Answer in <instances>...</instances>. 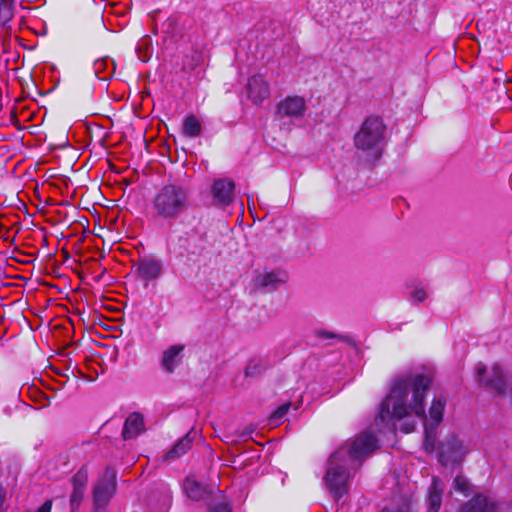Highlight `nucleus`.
I'll use <instances>...</instances> for the list:
<instances>
[{"label":"nucleus","mask_w":512,"mask_h":512,"mask_svg":"<svg viewBox=\"0 0 512 512\" xmlns=\"http://www.w3.org/2000/svg\"><path fill=\"white\" fill-rule=\"evenodd\" d=\"M13 12L11 4L8 0H0V24L6 25V23L12 18Z\"/></svg>","instance_id":"nucleus-27"},{"label":"nucleus","mask_w":512,"mask_h":512,"mask_svg":"<svg viewBox=\"0 0 512 512\" xmlns=\"http://www.w3.org/2000/svg\"><path fill=\"white\" fill-rule=\"evenodd\" d=\"M149 41H150L149 37H145L142 39V41L136 47V51L138 54L144 53V50H145V53H148Z\"/></svg>","instance_id":"nucleus-33"},{"label":"nucleus","mask_w":512,"mask_h":512,"mask_svg":"<svg viewBox=\"0 0 512 512\" xmlns=\"http://www.w3.org/2000/svg\"><path fill=\"white\" fill-rule=\"evenodd\" d=\"M177 26V19L174 16L168 17L162 23V31L166 34H172Z\"/></svg>","instance_id":"nucleus-30"},{"label":"nucleus","mask_w":512,"mask_h":512,"mask_svg":"<svg viewBox=\"0 0 512 512\" xmlns=\"http://www.w3.org/2000/svg\"><path fill=\"white\" fill-rule=\"evenodd\" d=\"M180 241L188 242L189 238H180Z\"/></svg>","instance_id":"nucleus-37"},{"label":"nucleus","mask_w":512,"mask_h":512,"mask_svg":"<svg viewBox=\"0 0 512 512\" xmlns=\"http://www.w3.org/2000/svg\"><path fill=\"white\" fill-rule=\"evenodd\" d=\"M378 448V439L368 431L359 434L348 447H341L329 458L325 475L326 485L339 499L348 491V469L354 467V463L371 454Z\"/></svg>","instance_id":"nucleus-2"},{"label":"nucleus","mask_w":512,"mask_h":512,"mask_svg":"<svg viewBox=\"0 0 512 512\" xmlns=\"http://www.w3.org/2000/svg\"><path fill=\"white\" fill-rule=\"evenodd\" d=\"M247 94L248 98L254 104H261L265 99L270 96L269 84L263 76L254 75L252 76L247 83Z\"/></svg>","instance_id":"nucleus-12"},{"label":"nucleus","mask_w":512,"mask_h":512,"mask_svg":"<svg viewBox=\"0 0 512 512\" xmlns=\"http://www.w3.org/2000/svg\"><path fill=\"white\" fill-rule=\"evenodd\" d=\"M93 70L100 80L110 79L115 71L114 61L109 58L97 59L93 64Z\"/></svg>","instance_id":"nucleus-20"},{"label":"nucleus","mask_w":512,"mask_h":512,"mask_svg":"<svg viewBox=\"0 0 512 512\" xmlns=\"http://www.w3.org/2000/svg\"><path fill=\"white\" fill-rule=\"evenodd\" d=\"M306 111V101L301 96H287L280 101L277 105V115L280 118H295L303 117Z\"/></svg>","instance_id":"nucleus-9"},{"label":"nucleus","mask_w":512,"mask_h":512,"mask_svg":"<svg viewBox=\"0 0 512 512\" xmlns=\"http://www.w3.org/2000/svg\"><path fill=\"white\" fill-rule=\"evenodd\" d=\"M485 373L486 367L479 365L477 367V379L479 383L498 394L505 393L508 379L502 368L498 364L493 365L491 376L486 381H484Z\"/></svg>","instance_id":"nucleus-7"},{"label":"nucleus","mask_w":512,"mask_h":512,"mask_svg":"<svg viewBox=\"0 0 512 512\" xmlns=\"http://www.w3.org/2000/svg\"><path fill=\"white\" fill-rule=\"evenodd\" d=\"M202 131L201 122L195 115H189L185 118L182 126V133L185 137L196 138Z\"/></svg>","instance_id":"nucleus-22"},{"label":"nucleus","mask_w":512,"mask_h":512,"mask_svg":"<svg viewBox=\"0 0 512 512\" xmlns=\"http://www.w3.org/2000/svg\"><path fill=\"white\" fill-rule=\"evenodd\" d=\"M115 493L116 473L112 468H107L93 487L94 511L103 512Z\"/></svg>","instance_id":"nucleus-5"},{"label":"nucleus","mask_w":512,"mask_h":512,"mask_svg":"<svg viewBox=\"0 0 512 512\" xmlns=\"http://www.w3.org/2000/svg\"><path fill=\"white\" fill-rule=\"evenodd\" d=\"M52 507V501L47 500L44 502V504L37 510V512H49Z\"/></svg>","instance_id":"nucleus-34"},{"label":"nucleus","mask_w":512,"mask_h":512,"mask_svg":"<svg viewBox=\"0 0 512 512\" xmlns=\"http://www.w3.org/2000/svg\"><path fill=\"white\" fill-rule=\"evenodd\" d=\"M138 276L148 282L160 277L162 273L161 262L153 257H143L135 264Z\"/></svg>","instance_id":"nucleus-13"},{"label":"nucleus","mask_w":512,"mask_h":512,"mask_svg":"<svg viewBox=\"0 0 512 512\" xmlns=\"http://www.w3.org/2000/svg\"><path fill=\"white\" fill-rule=\"evenodd\" d=\"M192 438L190 437V433L186 434L182 439H180L173 448L167 452L166 459H176L184 455L191 448Z\"/></svg>","instance_id":"nucleus-23"},{"label":"nucleus","mask_w":512,"mask_h":512,"mask_svg":"<svg viewBox=\"0 0 512 512\" xmlns=\"http://www.w3.org/2000/svg\"><path fill=\"white\" fill-rule=\"evenodd\" d=\"M171 504L172 491L165 483H161L148 499L150 512H168Z\"/></svg>","instance_id":"nucleus-10"},{"label":"nucleus","mask_w":512,"mask_h":512,"mask_svg":"<svg viewBox=\"0 0 512 512\" xmlns=\"http://www.w3.org/2000/svg\"><path fill=\"white\" fill-rule=\"evenodd\" d=\"M235 183L227 178L214 181L211 187L213 203L221 208L230 205L234 198Z\"/></svg>","instance_id":"nucleus-8"},{"label":"nucleus","mask_w":512,"mask_h":512,"mask_svg":"<svg viewBox=\"0 0 512 512\" xmlns=\"http://www.w3.org/2000/svg\"><path fill=\"white\" fill-rule=\"evenodd\" d=\"M286 281V274L283 272L258 273L254 278V285L257 288L275 290Z\"/></svg>","instance_id":"nucleus-16"},{"label":"nucleus","mask_w":512,"mask_h":512,"mask_svg":"<svg viewBox=\"0 0 512 512\" xmlns=\"http://www.w3.org/2000/svg\"><path fill=\"white\" fill-rule=\"evenodd\" d=\"M436 428L425 426V442L424 447L427 452H432L435 449L436 441Z\"/></svg>","instance_id":"nucleus-26"},{"label":"nucleus","mask_w":512,"mask_h":512,"mask_svg":"<svg viewBox=\"0 0 512 512\" xmlns=\"http://www.w3.org/2000/svg\"><path fill=\"white\" fill-rule=\"evenodd\" d=\"M183 490L187 498L195 502L206 500L212 495V489L208 485L197 481L194 477L185 478Z\"/></svg>","instance_id":"nucleus-14"},{"label":"nucleus","mask_w":512,"mask_h":512,"mask_svg":"<svg viewBox=\"0 0 512 512\" xmlns=\"http://www.w3.org/2000/svg\"><path fill=\"white\" fill-rule=\"evenodd\" d=\"M184 345H172L163 351L161 366L169 374L181 363Z\"/></svg>","instance_id":"nucleus-17"},{"label":"nucleus","mask_w":512,"mask_h":512,"mask_svg":"<svg viewBox=\"0 0 512 512\" xmlns=\"http://www.w3.org/2000/svg\"><path fill=\"white\" fill-rule=\"evenodd\" d=\"M138 58H139L140 61L146 62L148 60L147 53H145L143 55L142 54H138Z\"/></svg>","instance_id":"nucleus-36"},{"label":"nucleus","mask_w":512,"mask_h":512,"mask_svg":"<svg viewBox=\"0 0 512 512\" xmlns=\"http://www.w3.org/2000/svg\"><path fill=\"white\" fill-rule=\"evenodd\" d=\"M453 485H454L455 490L463 493L464 495H468L470 484L465 477L457 476L454 479Z\"/></svg>","instance_id":"nucleus-29"},{"label":"nucleus","mask_w":512,"mask_h":512,"mask_svg":"<svg viewBox=\"0 0 512 512\" xmlns=\"http://www.w3.org/2000/svg\"><path fill=\"white\" fill-rule=\"evenodd\" d=\"M446 405V399L442 396L435 397L429 409L430 427L437 428L443 419V412Z\"/></svg>","instance_id":"nucleus-21"},{"label":"nucleus","mask_w":512,"mask_h":512,"mask_svg":"<svg viewBox=\"0 0 512 512\" xmlns=\"http://www.w3.org/2000/svg\"><path fill=\"white\" fill-rule=\"evenodd\" d=\"M145 430L143 415L138 412L131 413L125 420L122 435L125 440L137 437Z\"/></svg>","instance_id":"nucleus-18"},{"label":"nucleus","mask_w":512,"mask_h":512,"mask_svg":"<svg viewBox=\"0 0 512 512\" xmlns=\"http://www.w3.org/2000/svg\"><path fill=\"white\" fill-rule=\"evenodd\" d=\"M268 367L267 361L262 358H253L251 359L246 368H245V376L246 377H257L261 375Z\"/></svg>","instance_id":"nucleus-24"},{"label":"nucleus","mask_w":512,"mask_h":512,"mask_svg":"<svg viewBox=\"0 0 512 512\" xmlns=\"http://www.w3.org/2000/svg\"><path fill=\"white\" fill-rule=\"evenodd\" d=\"M231 504L221 496L218 499H213V502L208 505V512H231Z\"/></svg>","instance_id":"nucleus-25"},{"label":"nucleus","mask_w":512,"mask_h":512,"mask_svg":"<svg viewBox=\"0 0 512 512\" xmlns=\"http://www.w3.org/2000/svg\"><path fill=\"white\" fill-rule=\"evenodd\" d=\"M71 483L73 491L70 496L71 512H76L83 500L84 492L88 483V471L86 467H81L72 477Z\"/></svg>","instance_id":"nucleus-11"},{"label":"nucleus","mask_w":512,"mask_h":512,"mask_svg":"<svg viewBox=\"0 0 512 512\" xmlns=\"http://www.w3.org/2000/svg\"><path fill=\"white\" fill-rule=\"evenodd\" d=\"M318 337L324 338V339H339V340H345V337L342 335L335 334L330 331L321 330L317 332Z\"/></svg>","instance_id":"nucleus-32"},{"label":"nucleus","mask_w":512,"mask_h":512,"mask_svg":"<svg viewBox=\"0 0 512 512\" xmlns=\"http://www.w3.org/2000/svg\"><path fill=\"white\" fill-rule=\"evenodd\" d=\"M386 125L379 116L367 117L354 135V146L368 157L380 158L386 143Z\"/></svg>","instance_id":"nucleus-4"},{"label":"nucleus","mask_w":512,"mask_h":512,"mask_svg":"<svg viewBox=\"0 0 512 512\" xmlns=\"http://www.w3.org/2000/svg\"><path fill=\"white\" fill-rule=\"evenodd\" d=\"M432 384V377L423 373H411L395 378L390 392L381 403L375 422L385 424L394 419L415 415L425 421V399Z\"/></svg>","instance_id":"nucleus-1"},{"label":"nucleus","mask_w":512,"mask_h":512,"mask_svg":"<svg viewBox=\"0 0 512 512\" xmlns=\"http://www.w3.org/2000/svg\"><path fill=\"white\" fill-rule=\"evenodd\" d=\"M496 508L495 500L486 495L477 494L461 506L460 512H494Z\"/></svg>","instance_id":"nucleus-15"},{"label":"nucleus","mask_w":512,"mask_h":512,"mask_svg":"<svg viewBox=\"0 0 512 512\" xmlns=\"http://www.w3.org/2000/svg\"><path fill=\"white\" fill-rule=\"evenodd\" d=\"M191 207V192L180 183L163 185L155 193L152 209L155 216L163 221H175Z\"/></svg>","instance_id":"nucleus-3"},{"label":"nucleus","mask_w":512,"mask_h":512,"mask_svg":"<svg viewBox=\"0 0 512 512\" xmlns=\"http://www.w3.org/2000/svg\"><path fill=\"white\" fill-rule=\"evenodd\" d=\"M291 407V403H284L278 407V409L271 415L270 422L273 425H277L283 421L285 416L287 415L289 409Z\"/></svg>","instance_id":"nucleus-28"},{"label":"nucleus","mask_w":512,"mask_h":512,"mask_svg":"<svg viewBox=\"0 0 512 512\" xmlns=\"http://www.w3.org/2000/svg\"><path fill=\"white\" fill-rule=\"evenodd\" d=\"M445 485L438 477L432 478V483L429 487L428 507L430 511L438 512L442 504V495Z\"/></svg>","instance_id":"nucleus-19"},{"label":"nucleus","mask_w":512,"mask_h":512,"mask_svg":"<svg viewBox=\"0 0 512 512\" xmlns=\"http://www.w3.org/2000/svg\"><path fill=\"white\" fill-rule=\"evenodd\" d=\"M467 452L463 443L455 435H451L440 446L439 461L442 465L459 463Z\"/></svg>","instance_id":"nucleus-6"},{"label":"nucleus","mask_w":512,"mask_h":512,"mask_svg":"<svg viewBox=\"0 0 512 512\" xmlns=\"http://www.w3.org/2000/svg\"><path fill=\"white\" fill-rule=\"evenodd\" d=\"M411 298L415 303L423 302L427 298V293L423 288H416L411 293Z\"/></svg>","instance_id":"nucleus-31"},{"label":"nucleus","mask_w":512,"mask_h":512,"mask_svg":"<svg viewBox=\"0 0 512 512\" xmlns=\"http://www.w3.org/2000/svg\"><path fill=\"white\" fill-rule=\"evenodd\" d=\"M414 428H415V425L413 423H409L403 428V430L405 433H410L414 430Z\"/></svg>","instance_id":"nucleus-35"}]
</instances>
